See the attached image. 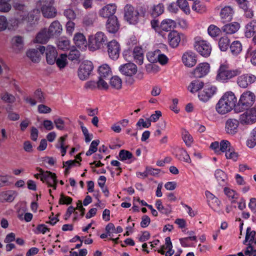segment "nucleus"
<instances>
[{
    "instance_id": "1",
    "label": "nucleus",
    "mask_w": 256,
    "mask_h": 256,
    "mask_svg": "<svg viewBox=\"0 0 256 256\" xmlns=\"http://www.w3.org/2000/svg\"><path fill=\"white\" fill-rule=\"evenodd\" d=\"M241 72L240 68L230 69L228 64H222L217 70L216 80L222 83H227Z\"/></svg>"
},
{
    "instance_id": "2",
    "label": "nucleus",
    "mask_w": 256,
    "mask_h": 256,
    "mask_svg": "<svg viewBox=\"0 0 256 256\" xmlns=\"http://www.w3.org/2000/svg\"><path fill=\"white\" fill-rule=\"evenodd\" d=\"M124 19L130 24H136L138 22L140 16H144L146 10L142 7L135 9L132 5L128 4L124 7Z\"/></svg>"
},
{
    "instance_id": "3",
    "label": "nucleus",
    "mask_w": 256,
    "mask_h": 256,
    "mask_svg": "<svg viewBox=\"0 0 256 256\" xmlns=\"http://www.w3.org/2000/svg\"><path fill=\"white\" fill-rule=\"evenodd\" d=\"M256 98V95L253 92L250 90L244 91L240 97L236 106V111L243 112L250 108L254 103Z\"/></svg>"
},
{
    "instance_id": "4",
    "label": "nucleus",
    "mask_w": 256,
    "mask_h": 256,
    "mask_svg": "<svg viewBox=\"0 0 256 256\" xmlns=\"http://www.w3.org/2000/svg\"><path fill=\"white\" fill-rule=\"evenodd\" d=\"M108 40L106 35L102 32H98L94 35H90L88 38V46L90 50L94 51L104 46Z\"/></svg>"
},
{
    "instance_id": "5",
    "label": "nucleus",
    "mask_w": 256,
    "mask_h": 256,
    "mask_svg": "<svg viewBox=\"0 0 256 256\" xmlns=\"http://www.w3.org/2000/svg\"><path fill=\"white\" fill-rule=\"evenodd\" d=\"M239 116L240 122L242 125H252L256 122V104L248 108Z\"/></svg>"
},
{
    "instance_id": "6",
    "label": "nucleus",
    "mask_w": 256,
    "mask_h": 256,
    "mask_svg": "<svg viewBox=\"0 0 256 256\" xmlns=\"http://www.w3.org/2000/svg\"><path fill=\"white\" fill-rule=\"evenodd\" d=\"M194 49L202 56L206 58L210 56L212 52V46L207 41L202 40L200 37H196L194 38Z\"/></svg>"
},
{
    "instance_id": "7",
    "label": "nucleus",
    "mask_w": 256,
    "mask_h": 256,
    "mask_svg": "<svg viewBox=\"0 0 256 256\" xmlns=\"http://www.w3.org/2000/svg\"><path fill=\"white\" fill-rule=\"evenodd\" d=\"M218 88L215 86L210 84L204 85L203 90L198 93V98L202 102H207L216 94Z\"/></svg>"
},
{
    "instance_id": "8",
    "label": "nucleus",
    "mask_w": 256,
    "mask_h": 256,
    "mask_svg": "<svg viewBox=\"0 0 256 256\" xmlns=\"http://www.w3.org/2000/svg\"><path fill=\"white\" fill-rule=\"evenodd\" d=\"M94 68L92 63L90 61H84L80 66L78 75L82 80H87L90 76Z\"/></svg>"
},
{
    "instance_id": "9",
    "label": "nucleus",
    "mask_w": 256,
    "mask_h": 256,
    "mask_svg": "<svg viewBox=\"0 0 256 256\" xmlns=\"http://www.w3.org/2000/svg\"><path fill=\"white\" fill-rule=\"evenodd\" d=\"M256 81V76L249 73L243 74L239 76L237 78L236 82L240 88H246Z\"/></svg>"
},
{
    "instance_id": "10",
    "label": "nucleus",
    "mask_w": 256,
    "mask_h": 256,
    "mask_svg": "<svg viewBox=\"0 0 256 256\" xmlns=\"http://www.w3.org/2000/svg\"><path fill=\"white\" fill-rule=\"evenodd\" d=\"M108 52L110 58L113 60L117 59L120 55V44L114 40L107 44Z\"/></svg>"
},
{
    "instance_id": "11",
    "label": "nucleus",
    "mask_w": 256,
    "mask_h": 256,
    "mask_svg": "<svg viewBox=\"0 0 256 256\" xmlns=\"http://www.w3.org/2000/svg\"><path fill=\"white\" fill-rule=\"evenodd\" d=\"M116 10L117 6L115 4H109L99 10L98 15L102 18L108 19L114 16Z\"/></svg>"
},
{
    "instance_id": "12",
    "label": "nucleus",
    "mask_w": 256,
    "mask_h": 256,
    "mask_svg": "<svg viewBox=\"0 0 256 256\" xmlns=\"http://www.w3.org/2000/svg\"><path fill=\"white\" fill-rule=\"evenodd\" d=\"M244 34L247 38L252 37V42L256 44V20H252L245 26Z\"/></svg>"
},
{
    "instance_id": "13",
    "label": "nucleus",
    "mask_w": 256,
    "mask_h": 256,
    "mask_svg": "<svg viewBox=\"0 0 256 256\" xmlns=\"http://www.w3.org/2000/svg\"><path fill=\"white\" fill-rule=\"evenodd\" d=\"M185 36L176 30L171 31L168 34L170 45L172 48L177 47L181 40H184Z\"/></svg>"
},
{
    "instance_id": "14",
    "label": "nucleus",
    "mask_w": 256,
    "mask_h": 256,
    "mask_svg": "<svg viewBox=\"0 0 256 256\" xmlns=\"http://www.w3.org/2000/svg\"><path fill=\"white\" fill-rule=\"evenodd\" d=\"M210 64L207 62L199 64L192 72L194 76L201 78L206 76L210 72Z\"/></svg>"
},
{
    "instance_id": "15",
    "label": "nucleus",
    "mask_w": 256,
    "mask_h": 256,
    "mask_svg": "<svg viewBox=\"0 0 256 256\" xmlns=\"http://www.w3.org/2000/svg\"><path fill=\"white\" fill-rule=\"evenodd\" d=\"M45 51V47L44 46H40L37 50L30 49L27 52L28 57L34 62H38L40 60L41 55Z\"/></svg>"
},
{
    "instance_id": "16",
    "label": "nucleus",
    "mask_w": 256,
    "mask_h": 256,
    "mask_svg": "<svg viewBox=\"0 0 256 256\" xmlns=\"http://www.w3.org/2000/svg\"><path fill=\"white\" fill-rule=\"evenodd\" d=\"M120 72L124 75L128 76H132L137 72V66L134 63L129 62L122 64L120 66Z\"/></svg>"
},
{
    "instance_id": "17",
    "label": "nucleus",
    "mask_w": 256,
    "mask_h": 256,
    "mask_svg": "<svg viewBox=\"0 0 256 256\" xmlns=\"http://www.w3.org/2000/svg\"><path fill=\"white\" fill-rule=\"evenodd\" d=\"M42 181L46 182L49 187H52L54 190L56 188L57 180L54 173L49 171H46L42 178Z\"/></svg>"
},
{
    "instance_id": "18",
    "label": "nucleus",
    "mask_w": 256,
    "mask_h": 256,
    "mask_svg": "<svg viewBox=\"0 0 256 256\" xmlns=\"http://www.w3.org/2000/svg\"><path fill=\"white\" fill-rule=\"evenodd\" d=\"M240 120L234 118L228 119L225 124L226 132L229 134H234L238 132Z\"/></svg>"
},
{
    "instance_id": "19",
    "label": "nucleus",
    "mask_w": 256,
    "mask_h": 256,
    "mask_svg": "<svg viewBox=\"0 0 256 256\" xmlns=\"http://www.w3.org/2000/svg\"><path fill=\"white\" fill-rule=\"evenodd\" d=\"M157 251L162 254H165V256H172L173 255L174 250H172V244L170 237H166V238L165 244L162 246Z\"/></svg>"
},
{
    "instance_id": "20",
    "label": "nucleus",
    "mask_w": 256,
    "mask_h": 256,
    "mask_svg": "<svg viewBox=\"0 0 256 256\" xmlns=\"http://www.w3.org/2000/svg\"><path fill=\"white\" fill-rule=\"evenodd\" d=\"M182 61L186 66L192 68L196 63V55L191 51L187 52L183 54Z\"/></svg>"
},
{
    "instance_id": "21",
    "label": "nucleus",
    "mask_w": 256,
    "mask_h": 256,
    "mask_svg": "<svg viewBox=\"0 0 256 256\" xmlns=\"http://www.w3.org/2000/svg\"><path fill=\"white\" fill-rule=\"evenodd\" d=\"M120 24L116 16H112L108 19L106 28L110 33H116L120 28Z\"/></svg>"
},
{
    "instance_id": "22",
    "label": "nucleus",
    "mask_w": 256,
    "mask_h": 256,
    "mask_svg": "<svg viewBox=\"0 0 256 256\" xmlns=\"http://www.w3.org/2000/svg\"><path fill=\"white\" fill-rule=\"evenodd\" d=\"M221 98L229 105V106L232 109L234 108L236 110L238 100L233 92L231 91L226 92Z\"/></svg>"
},
{
    "instance_id": "23",
    "label": "nucleus",
    "mask_w": 256,
    "mask_h": 256,
    "mask_svg": "<svg viewBox=\"0 0 256 256\" xmlns=\"http://www.w3.org/2000/svg\"><path fill=\"white\" fill-rule=\"evenodd\" d=\"M232 108L222 98L216 105V110L220 114H225L230 112Z\"/></svg>"
},
{
    "instance_id": "24",
    "label": "nucleus",
    "mask_w": 256,
    "mask_h": 256,
    "mask_svg": "<svg viewBox=\"0 0 256 256\" xmlns=\"http://www.w3.org/2000/svg\"><path fill=\"white\" fill-rule=\"evenodd\" d=\"M46 50V59L47 62L50 64H53L56 61L57 52L54 47L52 46H48Z\"/></svg>"
},
{
    "instance_id": "25",
    "label": "nucleus",
    "mask_w": 256,
    "mask_h": 256,
    "mask_svg": "<svg viewBox=\"0 0 256 256\" xmlns=\"http://www.w3.org/2000/svg\"><path fill=\"white\" fill-rule=\"evenodd\" d=\"M234 14V10L230 6H225L221 8L220 16L224 22L230 21Z\"/></svg>"
},
{
    "instance_id": "26",
    "label": "nucleus",
    "mask_w": 256,
    "mask_h": 256,
    "mask_svg": "<svg viewBox=\"0 0 256 256\" xmlns=\"http://www.w3.org/2000/svg\"><path fill=\"white\" fill-rule=\"evenodd\" d=\"M76 46L81 50H85L87 45V42L84 36L82 33H76L73 38Z\"/></svg>"
},
{
    "instance_id": "27",
    "label": "nucleus",
    "mask_w": 256,
    "mask_h": 256,
    "mask_svg": "<svg viewBox=\"0 0 256 256\" xmlns=\"http://www.w3.org/2000/svg\"><path fill=\"white\" fill-rule=\"evenodd\" d=\"M62 30V26L58 20H55L52 22L48 30L49 35L51 36L60 34Z\"/></svg>"
},
{
    "instance_id": "28",
    "label": "nucleus",
    "mask_w": 256,
    "mask_h": 256,
    "mask_svg": "<svg viewBox=\"0 0 256 256\" xmlns=\"http://www.w3.org/2000/svg\"><path fill=\"white\" fill-rule=\"evenodd\" d=\"M204 82L199 80H194L190 82L188 87V90L192 94L196 93L202 90L204 86Z\"/></svg>"
},
{
    "instance_id": "29",
    "label": "nucleus",
    "mask_w": 256,
    "mask_h": 256,
    "mask_svg": "<svg viewBox=\"0 0 256 256\" xmlns=\"http://www.w3.org/2000/svg\"><path fill=\"white\" fill-rule=\"evenodd\" d=\"M50 37L51 36L49 35L48 30L46 29H44L36 35L34 42L40 44H45L48 42Z\"/></svg>"
},
{
    "instance_id": "30",
    "label": "nucleus",
    "mask_w": 256,
    "mask_h": 256,
    "mask_svg": "<svg viewBox=\"0 0 256 256\" xmlns=\"http://www.w3.org/2000/svg\"><path fill=\"white\" fill-rule=\"evenodd\" d=\"M98 77L106 78L112 74L110 66L107 64H104L100 66L98 69Z\"/></svg>"
},
{
    "instance_id": "31",
    "label": "nucleus",
    "mask_w": 256,
    "mask_h": 256,
    "mask_svg": "<svg viewBox=\"0 0 256 256\" xmlns=\"http://www.w3.org/2000/svg\"><path fill=\"white\" fill-rule=\"evenodd\" d=\"M176 157L180 160L190 164L191 159L186 150L178 148L176 151Z\"/></svg>"
},
{
    "instance_id": "32",
    "label": "nucleus",
    "mask_w": 256,
    "mask_h": 256,
    "mask_svg": "<svg viewBox=\"0 0 256 256\" xmlns=\"http://www.w3.org/2000/svg\"><path fill=\"white\" fill-rule=\"evenodd\" d=\"M240 28V24L238 22H234L224 25L222 28V30L227 34H233L236 32Z\"/></svg>"
},
{
    "instance_id": "33",
    "label": "nucleus",
    "mask_w": 256,
    "mask_h": 256,
    "mask_svg": "<svg viewBox=\"0 0 256 256\" xmlns=\"http://www.w3.org/2000/svg\"><path fill=\"white\" fill-rule=\"evenodd\" d=\"M132 56L134 61L138 64L141 65L143 64L144 54L142 50L139 47H136L132 52Z\"/></svg>"
},
{
    "instance_id": "34",
    "label": "nucleus",
    "mask_w": 256,
    "mask_h": 256,
    "mask_svg": "<svg viewBox=\"0 0 256 256\" xmlns=\"http://www.w3.org/2000/svg\"><path fill=\"white\" fill-rule=\"evenodd\" d=\"M26 20V18L24 16L18 18H11L8 22V29L14 30L17 28L18 26L23 23L24 21Z\"/></svg>"
},
{
    "instance_id": "35",
    "label": "nucleus",
    "mask_w": 256,
    "mask_h": 256,
    "mask_svg": "<svg viewBox=\"0 0 256 256\" xmlns=\"http://www.w3.org/2000/svg\"><path fill=\"white\" fill-rule=\"evenodd\" d=\"M17 192L14 190H8L3 192L0 194V198L7 202H12L16 196Z\"/></svg>"
},
{
    "instance_id": "36",
    "label": "nucleus",
    "mask_w": 256,
    "mask_h": 256,
    "mask_svg": "<svg viewBox=\"0 0 256 256\" xmlns=\"http://www.w3.org/2000/svg\"><path fill=\"white\" fill-rule=\"evenodd\" d=\"M164 11V6L161 3L153 5L150 10V13L153 17L158 16L163 13Z\"/></svg>"
},
{
    "instance_id": "37",
    "label": "nucleus",
    "mask_w": 256,
    "mask_h": 256,
    "mask_svg": "<svg viewBox=\"0 0 256 256\" xmlns=\"http://www.w3.org/2000/svg\"><path fill=\"white\" fill-rule=\"evenodd\" d=\"M230 48L232 54L237 56L242 52V46L239 40H235L230 44Z\"/></svg>"
},
{
    "instance_id": "38",
    "label": "nucleus",
    "mask_w": 256,
    "mask_h": 256,
    "mask_svg": "<svg viewBox=\"0 0 256 256\" xmlns=\"http://www.w3.org/2000/svg\"><path fill=\"white\" fill-rule=\"evenodd\" d=\"M110 86L113 89L120 90L122 88V80L117 76H113L110 79Z\"/></svg>"
},
{
    "instance_id": "39",
    "label": "nucleus",
    "mask_w": 256,
    "mask_h": 256,
    "mask_svg": "<svg viewBox=\"0 0 256 256\" xmlns=\"http://www.w3.org/2000/svg\"><path fill=\"white\" fill-rule=\"evenodd\" d=\"M176 24V22L174 20L170 19H166L162 22L160 26L162 30L168 32L175 27Z\"/></svg>"
},
{
    "instance_id": "40",
    "label": "nucleus",
    "mask_w": 256,
    "mask_h": 256,
    "mask_svg": "<svg viewBox=\"0 0 256 256\" xmlns=\"http://www.w3.org/2000/svg\"><path fill=\"white\" fill-rule=\"evenodd\" d=\"M67 58V54H62L58 58L56 59L55 63L60 70L64 68L68 64V62Z\"/></svg>"
},
{
    "instance_id": "41",
    "label": "nucleus",
    "mask_w": 256,
    "mask_h": 256,
    "mask_svg": "<svg viewBox=\"0 0 256 256\" xmlns=\"http://www.w3.org/2000/svg\"><path fill=\"white\" fill-rule=\"evenodd\" d=\"M215 178L220 185L224 186L227 180V176L225 172L221 170L218 169L215 171Z\"/></svg>"
},
{
    "instance_id": "42",
    "label": "nucleus",
    "mask_w": 256,
    "mask_h": 256,
    "mask_svg": "<svg viewBox=\"0 0 256 256\" xmlns=\"http://www.w3.org/2000/svg\"><path fill=\"white\" fill-rule=\"evenodd\" d=\"M41 11L43 16L47 18H54L57 13L56 10L54 6L46 7V8H44Z\"/></svg>"
},
{
    "instance_id": "43",
    "label": "nucleus",
    "mask_w": 256,
    "mask_h": 256,
    "mask_svg": "<svg viewBox=\"0 0 256 256\" xmlns=\"http://www.w3.org/2000/svg\"><path fill=\"white\" fill-rule=\"evenodd\" d=\"M182 138L186 146L190 147L192 144L194 140L192 136L186 130L184 129L182 132Z\"/></svg>"
},
{
    "instance_id": "44",
    "label": "nucleus",
    "mask_w": 256,
    "mask_h": 256,
    "mask_svg": "<svg viewBox=\"0 0 256 256\" xmlns=\"http://www.w3.org/2000/svg\"><path fill=\"white\" fill-rule=\"evenodd\" d=\"M156 206L159 212L162 214H168L172 212L170 206H168L167 207H164L162 204V202L160 200H158L156 201Z\"/></svg>"
},
{
    "instance_id": "45",
    "label": "nucleus",
    "mask_w": 256,
    "mask_h": 256,
    "mask_svg": "<svg viewBox=\"0 0 256 256\" xmlns=\"http://www.w3.org/2000/svg\"><path fill=\"white\" fill-rule=\"evenodd\" d=\"M12 43L14 48L16 50H20L23 48L24 46V41L23 38L22 36H16L12 38Z\"/></svg>"
},
{
    "instance_id": "46",
    "label": "nucleus",
    "mask_w": 256,
    "mask_h": 256,
    "mask_svg": "<svg viewBox=\"0 0 256 256\" xmlns=\"http://www.w3.org/2000/svg\"><path fill=\"white\" fill-rule=\"evenodd\" d=\"M230 40L228 37L222 36L220 38L218 41V46L220 50L223 52L226 51L230 46Z\"/></svg>"
},
{
    "instance_id": "47",
    "label": "nucleus",
    "mask_w": 256,
    "mask_h": 256,
    "mask_svg": "<svg viewBox=\"0 0 256 256\" xmlns=\"http://www.w3.org/2000/svg\"><path fill=\"white\" fill-rule=\"evenodd\" d=\"M246 146L250 148L256 146V126L250 132V136L246 141Z\"/></svg>"
},
{
    "instance_id": "48",
    "label": "nucleus",
    "mask_w": 256,
    "mask_h": 256,
    "mask_svg": "<svg viewBox=\"0 0 256 256\" xmlns=\"http://www.w3.org/2000/svg\"><path fill=\"white\" fill-rule=\"evenodd\" d=\"M192 9L199 13H204L206 10V7L204 4L200 1H194L192 6Z\"/></svg>"
},
{
    "instance_id": "49",
    "label": "nucleus",
    "mask_w": 256,
    "mask_h": 256,
    "mask_svg": "<svg viewBox=\"0 0 256 256\" xmlns=\"http://www.w3.org/2000/svg\"><path fill=\"white\" fill-rule=\"evenodd\" d=\"M177 6L186 14H190V8L186 0H177Z\"/></svg>"
},
{
    "instance_id": "50",
    "label": "nucleus",
    "mask_w": 256,
    "mask_h": 256,
    "mask_svg": "<svg viewBox=\"0 0 256 256\" xmlns=\"http://www.w3.org/2000/svg\"><path fill=\"white\" fill-rule=\"evenodd\" d=\"M256 236V232L254 230H252L250 227L246 228L245 240L243 244H245L247 242H252Z\"/></svg>"
},
{
    "instance_id": "51",
    "label": "nucleus",
    "mask_w": 256,
    "mask_h": 256,
    "mask_svg": "<svg viewBox=\"0 0 256 256\" xmlns=\"http://www.w3.org/2000/svg\"><path fill=\"white\" fill-rule=\"evenodd\" d=\"M220 32V28L214 24H210L208 28V34L212 38L218 36Z\"/></svg>"
},
{
    "instance_id": "52",
    "label": "nucleus",
    "mask_w": 256,
    "mask_h": 256,
    "mask_svg": "<svg viewBox=\"0 0 256 256\" xmlns=\"http://www.w3.org/2000/svg\"><path fill=\"white\" fill-rule=\"evenodd\" d=\"M159 50H156L154 52H150L146 54V57L148 60L152 63H155L158 62L159 56Z\"/></svg>"
},
{
    "instance_id": "53",
    "label": "nucleus",
    "mask_w": 256,
    "mask_h": 256,
    "mask_svg": "<svg viewBox=\"0 0 256 256\" xmlns=\"http://www.w3.org/2000/svg\"><path fill=\"white\" fill-rule=\"evenodd\" d=\"M54 0H39L36 2V6L42 10L46 7L54 6Z\"/></svg>"
},
{
    "instance_id": "54",
    "label": "nucleus",
    "mask_w": 256,
    "mask_h": 256,
    "mask_svg": "<svg viewBox=\"0 0 256 256\" xmlns=\"http://www.w3.org/2000/svg\"><path fill=\"white\" fill-rule=\"evenodd\" d=\"M232 148L230 142L227 140H222L220 142V154L226 153L229 149Z\"/></svg>"
},
{
    "instance_id": "55",
    "label": "nucleus",
    "mask_w": 256,
    "mask_h": 256,
    "mask_svg": "<svg viewBox=\"0 0 256 256\" xmlns=\"http://www.w3.org/2000/svg\"><path fill=\"white\" fill-rule=\"evenodd\" d=\"M221 204L220 201L217 198H214V200L210 202L209 205L211 208L216 212L218 213H222L223 212L220 209V206Z\"/></svg>"
},
{
    "instance_id": "56",
    "label": "nucleus",
    "mask_w": 256,
    "mask_h": 256,
    "mask_svg": "<svg viewBox=\"0 0 256 256\" xmlns=\"http://www.w3.org/2000/svg\"><path fill=\"white\" fill-rule=\"evenodd\" d=\"M34 96L37 102L43 103L45 102L44 94L40 88H38L34 91Z\"/></svg>"
},
{
    "instance_id": "57",
    "label": "nucleus",
    "mask_w": 256,
    "mask_h": 256,
    "mask_svg": "<svg viewBox=\"0 0 256 256\" xmlns=\"http://www.w3.org/2000/svg\"><path fill=\"white\" fill-rule=\"evenodd\" d=\"M1 99L5 102L6 103H14L16 101L15 96L8 92H5L2 94Z\"/></svg>"
},
{
    "instance_id": "58",
    "label": "nucleus",
    "mask_w": 256,
    "mask_h": 256,
    "mask_svg": "<svg viewBox=\"0 0 256 256\" xmlns=\"http://www.w3.org/2000/svg\"><path fill=\"white\" fill-rule=\"evenodd\" d=\"M14 7L16 10L22 12V14L20 15V17L24 16V18H27L28 13V11L26 10V7L24 4L16 2L14 4Z\"/></svg>"
},
{
    "instance_id": "59",
    "label": "nucleus",
    "mask_w": 256,
    "mask_h": 256,
    "mask_svg": "<svg viewBox=\"0 0 256 256\" xmlns=\"http://www.w3.org/2000/svg\"><path fill=\"white\" fill-rule=\"evenodd\" d=\"M99 144V140H93L90 144L88 150L86 152V155L87 156H90L94 152H96L98 150V146Z\"/></svg>"
},
{
    "instance_id": "60",
    "label": "nucleus",
    "mask_w": 256,
    "mask_h": 256,
    "mask_svg": "<svg viewBox=\"0 0 256 256\" xmlns=\"http://www.w3.org/2000/svg\"><path fill=\"white\" fill-rule=\"evenodd\" d=\"M225 156L227 159L232 160L236 161L238 156V154L234 151L232 147L225 153Z\"/></svg>"
},
{
    "instance_id": "61",
    "label": "nucleus",
    "mask_w": 256,
    "mask_h": 256,
    "mask_svg": "<svg viewBox=\"0 0 256 256\" xmlns=\"http://www.w3.org/2000/svg\"><path fill=\"white\" fill-rule=\"evenodd\" d=\"M70 40L67 39H61L58 42V48L65 50L70 48Z\"/></svg>"
},
{
    "instance_id": "62",
    "label": "nucleus",
    "mask_w": 256,
    "mask_h": 256,
    "mask_svg": "<svg viewBox=\"0 0 256 256\" xmlns=\"http://www.w3.org/2000/svg\"><path fill=\"white\" fill-rule=\"evenodd\" d=\"M244 11V16L248 18H252L254 16V11L252 8H250L248 4H246L240 7Z\"/></svg>"
},
{
    "instance_id": "63",
    "label": "nucleus",
    "mask_w": 256,
    "mask_h": 256,
    "mask_svg": "<svg viewBox=\"0 0 256 256\" xmlns=\"http://www.w3.org/2000/svg\"><path fill=\"white\" fill-rule=\"evenodd\" d=\"M119 157L121 160H130L132 157V154L129 151L121 150L119 152Z\"/></svg>"
},
{
    "instance_id": "64",
    "label": "nucleus",
    "mask_w": 256,
    "mask_h": 256,
    "mask_svg": "<svg viewBox=\"0 0 256 256\" xmlns=\"http://www.w3.org/2000/svg\"><path fill=\"white\" fill-rule=\"evenodd\" d=\"M104 78L98 77V80L97 81V88L100 90H107L108 89V84L104 80Z\"/></svg>"
}]
</instances>
